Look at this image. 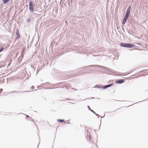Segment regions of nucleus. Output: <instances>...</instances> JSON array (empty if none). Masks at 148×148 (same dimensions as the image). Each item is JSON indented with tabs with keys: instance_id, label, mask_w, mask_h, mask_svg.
Instances as JSON below:
<instances>
[{
	"instance_id": "5",
	"label": "nucleus",
	"mask_w": 148,
	"mask_h": 148,
	"mask_svg": "<svg viewBox=\"0 0 148 148\" xmlns=\"http://www.w3.org/2000/svg\"><path fill=\"white\" fill-rule=\"evenodd\" d=\"M114 84L111 83L109 84H107L106 85L103 86L102 87V88L103 89H106L108 88H109Z\"/></svg>"
},
{
	"instance_id": "22",
	"label": "nucleus",
	"mask_w": 148,
	"mask_h": 148,
	"mask_svg": "<svg viewBox=\"0 0 148 148\" xmlns=\"http://www.w3.org/2000/svg\"><path fill=\"white\" fill-rule=\"evenodd\" d=\"M3 89L2 88L0 89V92H1L3 91Z\"/></svg>"
},
{
	"instance_id": "19",
	"label": "nucleus",
	"mask_w": 148,
	"mask_h": 148,
	"mask_svg": "<svg viewBox=\"0 0 148 148\" xmlns=\"http://www.w3.org/2000/svg\"><path fill=\"white\" fill-rule=\"evenodd\" d=\"M65 0H61L60 3H63Z\"/></svg>"
},
{
	"instance_id": "9",
	"label": "nucleus",
	"mask_w": 148,
	"mask_h": 148,
	"mask_svg": "<svg viewBox=\"0 0 148 148\" xmlns=\"http://www.w3.org/2000/svg\"><path fill=\"white\" fill-rule=\"evenodd\" d=\"M124 81V80L123 79H120L117 80V81L116 82V83H119V84H121L123 83Z\"/></svg>"
},
{
	"instance_id": "48",
	"label": "nucleus",
	"mask_w": 148,
	"mask_h": 148,
	"mask_svg": "<svg viewBox=\"0 0 148 148\" xmlns=\"http://www.w3.org/2000/svg\"><path fill=\"white\" fill-rule=\"evenodd\" d=\"M98 147V148H98V147Z\"/></svg>"
},
{
	"instance_id": "15",
	"label": "nucleus",
	"mask_w": 148,
	"mask_h": 148,
	"mask_svg": "<svg viewBox=\"0 0 148 148\" xmlns=\"http://www.w3.org/2000/svg\"><path fill=\"white\" fill-rule=\"evenodd\" d=\"M19 92H17V91H14L11 92H10V94H12V93H14V92H16V93H18Z\"/></svg>"
},
{
	"instance_id": "14",
	"label": "nucleus",
	"mask_w": 148,
	"mask_h": 148,
	"mask_svg": "<svg viewBox=\"0 0 148 148\" xmlns=\"http://www.w3.org/2000/svg\"><path fill=\"white\" fill-rule=\"evenodd\" d=\"M57 121L59 123H62L64 122L65 121L63 119H58L57 120Z\"/></svg>"
},
{
	"instance_id": "39",
	"label": "nucleus",
	"mask_w": 148,
	"mask_h": 148,
	"mask_svg": "<svg viewBox=\"0 0 148 148\" xmlns=\"http://www.w3.org/2000/svg\"><path fill=\"white\" fill-rule=\"evenodd\" d=\"M67 123L69 124V123H70V122H69V123Z\"/></svg>"
},
{
	"instance_id": "36",
	"label": "nucleus",
	"mask_w": 148,
	"mask_h": 148,
	"mask_svg": "<svg viewBox=\"0 0 148 148\" xmlns=\"http://www.w3.org/2000/svg\"><path fill=\"white\" fill-rule=\"evenodd\" d=\"M98 118H99V116H97Z\"/></svg>"
},
{
	"instance_id": "44",
	"label": "nucleus",
	"mask_w": 148,
	"mask_h": 148,
	"mask_svg": "<svg viewBox=\"0 0 148 148\" xmlns=\"http://www.w3.org/2000/svg\"><path fill=\"white\" fill-rule=\"evenodd\" d=\"M86 99H84V100H86Z\"/></svg>"
},
{
	"instance_id": "38",
	"label": "nucleus",
	"mask_w": 148,
	"mask_h": 148,
	"mask_svg": "<svg viewBox=\"0 0 148 148\" xmlns=\"http://www.w3.org/2000/svg\"><path fill=\"white\" fill-rule=\"evenodd\" d=\"M36 90H37L36 89H35V90H34V91H36Z\"/></svg>"
},
{
	"instance_id": "17",
	"label": "nucleus",
	"mask_w": 148,
	"mask_h": 148,
	"mask_svg": "<svg viewBox=\"0 0 148 148\" xmlns=\"http://www.w3.org/2000/svg\"><path fill=\"white\" fill-rule=\"evenodd\" d=\"M31 19H27V22L28 23H29V22H31Z\"/></svg>"
},
{
	"instance_id": "31",
	"label": "nucleus",
	"mask_w": 148,
	"mask_h": 148,
	"mask_svg": "<svg viewBox=\"0 0 148 148\" xmlns=\"http://www.w3.org/2000/svg\"><path fill=\"white\" fill-rule=\"evenodd\" d=\"M66 100H71V99H69L68 98H66Z\"/></svg>"
},
{
	"instance_id": "16",
	"label": "nucleus",
	"mask_w": 148,
	"mask_h": 148,
	"mask_svg": "<svg viewBox=\"0 0 148 148\" xmlns=\"http://www.w3.org/2000/svg\"><path fill=\"white\" fill-rule=\"evenodd\" d=\"M4 49V48L3 47H1L0 48V52L2 51L3 49Z\"/></svg>"
},
{
	"instance_id": "18",
	"label": "nucleus",
	"mask_w": 148,
	"mask_h": 148,
	"mask_svg": "<svg viewBox=\"0 0 148 148\" xmlns=\"http://www.w3.org/2000/svg\"><path fill=\"white\" fill-rule=\"evenodd\" d=\"M33 14H34V15L36 14V16H37V17H38V16L40 15V14H36L35 13H34Z\"/></svg>"
},
{
	"instance_id": "27",
	"label": "nucleus",
	"mask_w": 148,
	"mask_h": 148,
	"mask_svg": "<svg viewBox=\"0 0 148 148\" xmlns=\"http://www.w3.org/2000/svg\"><path fill=\"white\" fill-rule=\"evenodd\" d=\"M122 29L123 31H125V30H124L123 26L122 27Z\"/></svg>"
},
{
	"instance_id": "33",
	"label": "nucleus",
	"mask_w": 148,
	"mask_h": 148,
	"mask_svg": "<svg viewBox=\"0 0 148 148\" xmlns=\"http://www.w3.org/2000/svg\"><path fill=\"white\" fill-rule=\"evenodd\" d=\"M90 111L91 112V111H93V110H92L91 109L90 110Z\"/></svg>"
},
{
	"instance_id": "32",
	"label": "nucleus",
	"mask_w": 148,
	"mask_h": 148,
	"mask_svg": "<svg viewBox=\"0 0 148 148\" xmlns=\"http://www.w3.org/2000/svg\"><path fill=\"white\" fill-rule=\"evenodd\" d=\"M90 98L92 99H95V98L94 97H92L91 98Z\"/></svg>"
},
{
	"instance_id": "28",
	"label": "nucleus",
	"mask_w": 148,
	"mask_h": 148,
	"mask_svg": "<svg viewBox=\"0 0 148 148\" xmlns=\"http://www.w3.org/2000/svg\"><path fill=\"white\" fill-rule=\"evenodd\" d=\"M148 99H146V100H143V101H141L140 102H142V101H146V100H147Z\"/></svg>"
},
{
	"instance_id": "42",
	"label": "nucleus",
	"mask_w": 148,
	"mask_h": 148,
	"mask_svg": "<svg viewBox=\"0 0 148 148\" xmlns=\"http://www.w3.org/2000/svg\"><path fill=\"white\" fill-rule=\"evenodd\" d=\"M39 145V144L38 145V147Z\"/></svg>"
},
{
	"instance_id": "23",
	"label": "nucleus",
	"mask_w": 148,
	"mask_h": 148,
	"mask_svg": "<svg viewBox=\"0 0 148 148\" xmlns=\"http://www.w3.org/2000/svg\"><path fill=\"white\" fill-rule=\"evenodd\" d=\"M91 112H93L94 114H96V112L94 111H91Z\"/></svg>"
},
{
	"instance_id": "11",
	"label": "nucleus",
	"mask_w": 148,
	"mask_h": 148,
	"mask_svg": "<svg viewBox=\"0 0 148 148\" xmlns=\"http://www.w3.org/2000/svg\"><path fill=\"white\" fill-rule=\"evenodd\" d=\"M93 88H101L102 87L101 86L99 85H96Z\"/></svg>"
},
{
	"instance_id": "3",
	"label": "nucleus",
	"mask_w": 148,
	"mask_h": 148,
	"mask_svg": "<svg viewBox=\"0 0 148 148\" xmlns=\"http://www.w3.org/2000/svg\"><path fill=\"white\" fill-rule=\"evenodd\" d=\"M131 7L130 5L127 8L126 10V12L125 16L129 17V16L130 14V11L131 9Z\"/></svg>"
},
{
	"instance_id": "30",
	"label": "nucleus",
	"mask_w": 148,
	"mask_h": 148,
	"mask_svg": "<svg viewBox=\"0 0 148 148\" xmlns=\"http://www.w3.org/2000/svg\"><path fill=\"white\" fill-rule=\"evenodd\" d=\"M100 116L101 118H103L104 117V116Z\"/></svg>"
},
{
	"instance_id": "45",
	"label": "nucleus",
	"mask_w": 148,
	"mask_h": 148,
	"mask_svg": "<svg viewBox=\"0 0 148 148\" xmlns=\"http://www.w3.org/2000/svg\"><path fill=\"white\" fill-rule=\"evenodd\" d=\"M101 120H100L101 122Z\"/></svg>"
},
{
	"instance_id": "7",
	"label": "nucleus",
	"mask_w": 148,
	"mask_h": 148,
	"mask_svg": "<svg viewBox=\"0 0 148 148\" xmlns=\"http://www.w3.org/2000/svg\"><path fill=\"white\" fill-rule=\"evenodd\" d=\"M88 132V130H87V133ZM86 139L87 141L88 142H91L92 141V138L89 135H88V133H87V135L86 136Z\"/></svg>"
},
{
	"instance_id": "20",
	"label": "nucleus",
	"mask_w": 148,
	"mask_h": 148,
	"mask_svg": "<svg viewBox=\"0 0 148 148\" xmlns=\"http://www.w3.org/2000/svg\"><path fill=\"white\" fill-rule=\"evenodd\" d=\"M107 70H108V71H111V69H110L108 68V69H107Z\"/></svg>"
},
{
	"instance_id": "34",
	"label": "nucleus",
	"mask_w": 148,
	"mask_h": 148,
	"mask_svg": "<svg viewBox=\"0 0 148 148\" xmlns=\"http://www.w3.org/2000/svg\"><path fill=\"white\" fill-rule=\"evenodd\" d=\"M128 33H129L130 34H131L130 33V32H129L128 31Z\"/></svg>"
},
{
	"instance_id": "8",
	"label": "nucleus",
	"mask_w": 148,
	"mask_h": 148,
	"mask_svg": "<svg viewBox=\"0 0 148 148\" xmlns=\"http://www.w3.org/2000/svg\"><path fill=\"white\" fill-rule=\"evenodd\" d=\"M128 18V17L126 16H125L124 17V18L122 22V24L123 25L125 24V23L126 22V21H127V19Z\"/></svg>"
},
{
	"instance_id": "29",
	"label": "nucleus",
	"mask_w": 148,
	"mask_h": 148,
	"mask_svg": "<svg viewBox=\"0 0 148 148\" xmlns=\"http://www.w3.org/2000/svg\"><path fill=\"white\" fill-rule=\"evenodd\" d=\"M23 56H21V59H20V60H22V59L23 58Z\"/></svg>"
},
{
	"instance_id": "13",
	"label": "nucleus",
	"mask_w": 148,
	"mask_h": 148,
	"mask_svg": "<svg viewBox=\"0 0 148 148\" xmlns=\"http://www.w3.org/2000/svg\"><path fill=\"white\" fill-rule=\"evenodd\" d=\"M25 115L26 116L27 118L30 121H34L33 119L32 118H31L29 117V116L28 115Z\"/></svg>"
},
{
	"instance_id": "40",
	"label": "nucleus",
	"mask_w": 148,
	"mask_h": 148,
	"mask_svg": "<svg viewBox=\"0 0 148 148\" xmlns=\"http://www.w3.org/2000/svg\"><path fill=\"white\" fill-rule=\"evenodd\" d=\"M132 32V33H133V32Z\"/></svg>"
},
{
	"instance_id": "46",
	"label": "nucleus",
	"mask_w": 148,
	"mask_h": 148,
	"mask_svg": "<svg viewBox=\"0 0 148 148\" xmlns=\"http://www.w3.org/2000/svg\"><path fill=\"white\" fill-rule=\"evenodd\" d=\"M28 77H27V78H28Z\"/></svg>"
},
{
	"instance_id": "37",
	"label": "nucleus",
	"mask_w": 148,
	"mask_h": 148,
	"mask_svg": "<svg viewBox=\"0 0 148 148\" xmlns=\"http://www.w3.org/2000/svg\"><path fill=\"white\" fill-rule=\"evenodd\" d=\"M75 90H77V89H75Z\"/></svg>"
},
{
	"instance_id": "4",
	"label": "nucleus",
	"mask_w": 148,
	"mask_h": 148,
	"mask_svg": "<svg viewBox=\"0 0 148 148\" xmlns=\"http://www.w3.org/2000/svg\"><path fill=\"white\" fill-rule=\"evenodd\" d=\"M16 36L15 40H18L20 38V34L18 29H16Z\"/></svg>"
},
{
	"instance_id": "6",
	"label": "nucleus",
	"mask_w": 148,
	"mask_h": 148,
	"mask_svg": "<svg viewBox=\"0 0 148 148\" xmlns=\"http://www.w3.org/2000/svg\"><path fill=\"white\" fill-rule=\"evenodd\" d=\"M100 66L99 65H90L88 66H85L84 67L82 68H88L90 67H95V68L98 69V67L99 66Z\"/></svg>"
},
{
	"instance_id": "24",
	"label": "nucleus",
	"mask_w": 148,
	"mask_h": 148,
	"mask_svg": "<svg viewBox=\"0 0 148 148\" xmlns=\"http://www.w3.org/2000/svg\"><path fill=\"white\" fill-rule=\"evenodd\" d=\"M96 116H100L98 114H97L96 113V114H95Z\"/></svg>"
},
{
	"instance_id": "2",
	"label": "nucleus",
	"mask_w": 148,
	"mask_h": 148,
	"mask_svg": "<svg viewBox=\"0 0 148 148\" xmlns=\"http://www.w3.org/2000/svg\"><path fill=\"white\" fill-rule=\"evenodd\" d=\"M29 10L32 13L34 11V4L32 1L29 2Z\"/></svg>"
},
{
	"instance_id": "21",
	"label": "nucleus",
	"mask_w": 148,
	"mask_h": 148,
	"mask_svg": "<svg viewBox=\"0 0 148 148\" xmlns=\"http://www.w3.org/2000/svg\"><path fill=\"white\" fill-rule=\"evenodd\" d=\"M88 110H89L91 109V108H90V107L89 106H88Z\"/></svg>"
},
{
	"instance_id": "47",
	"label": "nucleus",
	"mask_w": 148,
	"mask_h": 148,
	"mask_svg": "<svg viewBox=\"0 0 148 148\" xmlns=\"http://www.w3.org/2000/svg\"><path fill=\"white\" fill-rule=\"evenodd\" d=\"M72 1V0H71V1Z\"/></svg>"
},
{
	"instance_id": "26",
	"label": "nucleus",
	"mask_w": 148,
	"mask_h": 148,
	"mask_svg": "<svg viewBox=\"0 0 148 148\" xmlns=\"http://www.w3.org/2000/svg\"><path fill=\"white\" fill-rule=\"evenodd\" d=\"M33 88V89H34V86H32V87H31L30 88Z\"/></svg>"
},
{
	"instance_id": "43",
	"label": "nucleus",
	"mask_w": 148,
	"mask_h": 148,
	"mask_svg": "<svg viewBox=\"0 0 148 148\" xmlns=\"http://www.w3.org/2000/svg\"><path fill=\"white\" fill-rule=\"evenodd\" d=\"M117 29H118V27H117Z\"/></svg>"
},
{
	"instance_id": "35",
	"label": "nucleus",
	"mask_w": 148,
	"mask_h": 148,
	"mask_svg": "<svg viewBox=\"0 0 148 148\" xmlns=\"http://www.w3.org/2000/svg\"><path fill=\"white\" fill-rule=\"evenodd\" d=\"M146 70H143V72H145V71Z\"/></svg>"
},
{
	"instance_id": "25",
	"label": "nucleus",
	"mask_w": 148,
	"mask_h": 148,
	"mask_svg": "<svg viewBox=\"0 0 148 148\" xmlns=\"http://www.w3.org/2000/svg\"><path fill=\"white\" fill-rule=\"evenodd\" d=\"M30 92V91L29 90V91H24V92Z\"/></svg>"
},
{
	"instance_id": "41",
	"label": "nucleus",
	"mask_w": 148,
	"mask_h": 148,
	"mask_svg": "<svg viewBox=\"0 0 148 148\" xmlns=\"http://www.w3.org/2000/svg\"><path fill=\"white\" fill-rule=\"evenodd\" d=\"M134 103V104H135V103Z\"/></svg>"
},
{
	"instance_id": "1",
	"label": "nucleus",
	"mask_w": 148,
	"mask_h": 148,
	"mask_svg": "<svg viewBox=\"0 0 148 148\" xmlns=\"http://www.w3.org/2000/svg\"><path fill=\"white\" fill-rule=\"evenodd\" d=\"M120 45L121 47L128 48H132L135 46V45L134 44L123 42H121Z\"/></svg>"
},
{
	"instance_id": "12",
	"label": "nucleus",
	"mask_w": 148,
	"mask_h": 148,
	"mask_svg": "<svg viewBox=\"0 0 148 148\" xmlns=\"http://www.w3.org/2000/svg\"><path fill=\"white\" fill-rule=\"evenodd\" d=\"M99 66H99V67H100V69H101L102 68H103V69L104 70H106L108 69V68L107 67H105V66H101V65H99Z\"/></svg>"
},
{
	"instance_id": "10",
	"label": "nucleus",
	"mask_w": 148,
	"mask_h": 148,
	"mask_svg": "<svg viewBox=\"0 0 148 148\" xmlns=\"http://www.w3.org/2000/svg\"><path fill=\"white\" fill-rule=\"evenodd\" d=\"M4 4H5L9 2L10 0H1Z\"/></svg>"
}]
</instances>
